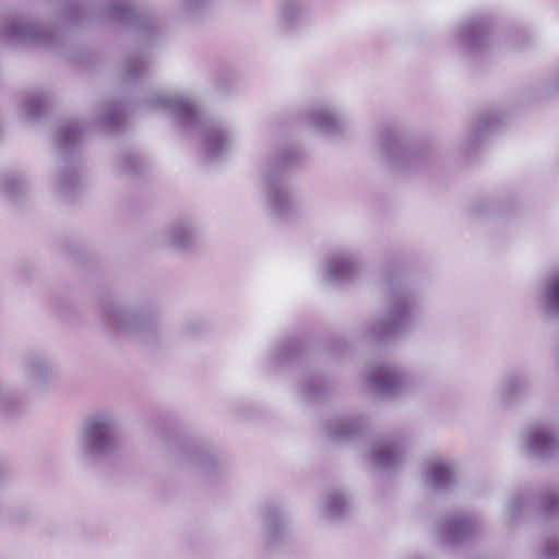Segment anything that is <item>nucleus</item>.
<instances>
[{"mask_svg":"<svg viewBox=\"0 0 559 559\" xmlns=\"http://www.w3.org/2000/svg\"><path fill=\"white\" fill-rule=\"evenodd\" d=\"M153 107L174 118L189 132H198L202 148L211 158L221 157L229 147L231 133L219 123L205 120L198 105L188 96L163 92L152 100Z\"/></svg>","mask_w":559,"mask_h":559,"instance_id":"f257e3e1","label":"nucleus"},{"mask_svg":"<svg viewBox=\"0 0 559 559\" xmlns=\"http://www.w3.org/2000/svg\"><path fill=\"white\" fill-rule=\"evenodd\" d=\"M117 418L111 412L87 417L81 427L79 448L87 457L106 456L116 449Z\"/></svg>","mask_w":559,"mask_h":559,"instance_id":"f03ea898","label":"nucleus"},{"mask_svg":"<svg viewBox=\"0 0 559 559\" xmlns=\"http://www.w3.org/2000/svg\"><path fill=\"white\" fill-rule=\"evenodd\" d=\"M414 312L413 298L404 290L395 292L386 318L380 323L379 333L391 335L402 332L411 323Z\"/></svg>","mask_w":559,"mask_h":559,"instance_id":"7ed1b4c3","label":"nucleus"},{"mask_svg":"<svg viewBox=\"0 0 559 559\" xmlns=\"http://www.w3.org/2000/svg\"><path fill=\"white\" fill-rule=\"evenodd\" d=\"M264 200L267 211L276 217L287 216L294 207V198L282 177L265 174L263 178Z\"/></svg>","mask_w":559,"mask_h":559,"instance_id":"20e7f679","label":"nucleus"},{"mask_svg":"<svg viewBox=\"0 0 559 559\" xmlns=\"http://www.w3.org/2000/svg\"><path fill=\"white\" fill-rule=\"evenodd\" d=\"M361 265L358 253L340 251L331 253L322 264L324 278L330 283H344L353 280Z\"/></svg>","mask_w":559,"mask_h":559,"instance_id":"39448f33","label":"nucleus"},{"mask_svg":"<svg viewBox=\"0 0 559 559\" xmlns=\"http://www.w3.org/2000/svg\"><path fill=\"white\" fill-rule=\"evenodd\" d=\"M558 445L557 438L545 427L535 426L530 428L524 438L525 449L538 456L549 455Z\"/></svg>","mask_w":559,"mask_h":559,"instance_id":"423d86ee","label":"nucleus"},{"mask_svg":"<svg viewBox=\"0 0 559 559\" xmlns=\"http://www.w3.org/2000/svg\"><path fill=\"white\" fill-rule=\"evenodd\" d=\"M488 27L485 21L475 19L462 24L457 31L456 40L465 49L480 48L488 39Z\"/></svg>","mask_w":559,"mask_h":559,"instance_id":"0eeeda50","label":"nucleus"},{"mask_svg":"<svg viewBox=\"0 0 559 559\" xmlns=\"http://www.w3.org/2000/svg\"><path fill=\"white\" fill-rule=\"evenodd\" d=\"M308 118L321 133L329 136L336 135L344 129V120L325 105L312 108Z\"/></svg>","mask_w":559,"mask_h":559,"instance_id":"6e6552de","label":"nucleus"},{"mask_svg":"<svg viewBox=\"0 0 559 559\" xmlns=\"http://www.w3.org/2000/svg\"><path fill=\"white\" fill-rule=\"evenodd\" d=\"M425 477L436 489H445L454 483L455 471L451 462L443 459H435L429 462Z\"/></svg>","mask_w":559,"mask_h":559,"instance_id":"1a4fd4ad","label":"nucleus"},{"mask_svg":"<svg viewBox=\"0 0 559 559\" xmlns=\"http://www.w3.org/2000/svg\"><path fill=\"white\" fill-rule=\"evenodd\" d=\"M400 380L397 371L389 366L377 367L368 377L369 384L383 393L392 392L399 385Z\"/></svg>","mask_w":559,"mask_h":559,"instance_id":"9d476101","label":"nucleus"},{"mask_svg":"<svg viewBox=\"0 0 559 559\" xmlns=\"http://www.w3.org/2000/svg\"><path fill=\"white\" fill-rule=\"evenodd\" d=\"M539 298L546 312L559 316V271L547 281Z\"/></svg>","mask_w":559,"mask_h":559,"instance_id":"9b49d317","label":"nucleus"},{"mask_svg":"<svg viewBox=\"0 0 559 559\" xmlns=\"http://www.w3.org/2000/svg\"><path fill=\"white\" fill-rule=\"evenodd\" d=\"M399 461L397 444L391 440L381 441L372 451V462L379 467L394 466Z\"/></svg>","mask_w":559,"mask_h":559,"instance_id":"f8f14e48","label":"nucleus"},{"mask_svg":"<svg viewBox=\"0 0 559 559\" xmlns=\"http://www.w3.org/2000/svg\"><path fill=\"white\" fill-rule=\"evenodd\" d=\"M110 321L115 328L129 334L135 333L143 325V318L131 311H116L111 313Z\"/></svg>","mask_w":559,"mask_h":559,"instance_id":"ddd939ff","label":"nucleus"},{"mask_svg":"<svg viewBox=\"0 0 559 559\" xmlns=\"http://www.w3.org/2000/svg\"><path fill=\"white\" fill-rule=\"evenodd\" d=\"M472 531V522L466 516H459L448 522L443 527L447 540L456 543Z\"/></svg>","mask_w":559,"mask_h":559,"instance_id":"4468645a","label":"nucleus"},{"mask_svg":"<svg viewBox=\"0 0 559 559\" xmlns=\"http://www.w3.org/2000/svg\"><path fill=\"white\" fill-rule=\"evenodd\" d=\"M4 36L14 40H29L38 36L35 26L25 22H11L4 26Z\"/></svg>","mask_w":559,"mask_h":559,"instance_id":"2eb2a0df","label":"nucleus"},{"mask_svg":"<svg viewBox=\"0 0 559 559\" xmlns=\"http://www.w3.org/2000/svg\"><path fill=\"white\" fill-rule=\"evenodd\" d=\"M192 238V229L186 223L171 226L167 231V240L170 246L183 248L188 246Z\"/></svg>","mask_w":559,"mask_h":559,"instance_id":"dca6fc26","label":"nucleus"},{"mask_svg":"<svg viewBox=\"0 0 559 559\" xmlns=\"http://www.w3.org/2000/svg\"><path fill=\"white\" fill-rule=\"evenodd\" d=\"M110 16L112 20L126 24H141L140 14L126 2H119L111 7Z\"/></svg>","mask_w":559,"mask_h":559,"instance_id":"f3484780","label":"nucleus"},{"mask_svg":"<svg viewBox=\"0 0 559 559\" xmlns=\"http://www.w3.org/2000/svg\"><path fill=\"white\" fill-rule=\"evenodd\" d=\"M305 12L299 0H286L281 8V16L286 26L293 25Z\"/></svg>","mask_w":559,"mask_h":559,"instance_id":"a211bd4d","label":"nucleus"},{"mask_svg":"<svg viewBox=\"0 0 559 559\" xmlns=\"http://www.w3.org/2000/svg\"><path fill=\"white\" fill-rule=\"evenodd\" d=\"M347 506L345 496L340 491L329 493L323 502V512L329 516L341 514Z\"/></svg>","mask_w":559,"mask_h":559,"instance_id":"6ab92c4d","label":"nucleus"},{"mask_svg":"<svg viewBox=\"0 0 559 559\" xmlns=\"http://www.w3.org/2000/svg\"><path fill=\"white\" fill-rule=\"evenodd\" d=\"M43 108V98L38 93L27 94L22 103V110L26 118H36Z\"/></svg>","mask_w":559,"mask_h":559,"instance_id":"aec40b11","label":"nucleus"},{"mask_svg":"<svg viewBox=\"0 0 559 559\" xmlns=\"http://www.w3.org/2000/svg\"><path fill=\"white\" fill-rule=\"evenodd\" d=\"M80 128L78 123H68L60 130V142L64 148L71 147L80 139Z\"/></svg>","mask_w":559,"mask_h":559,"instance_id":"412c9836","label":"nucleus"},{"mask_svg":"<svg viewBox=\"0 0 559 559\" xmlns=\"http://www.w3.org/2000/svg\"><path fill=\"white\" fill-rule=\"evenodd\" d=\"M382 146L385 153L392 157H395L397 155H402L404 153V146L399 141L395 134L389 133L383 136Z\"/></svg>","mask_w":559,"mask_h":559,"instance_id":"4be33fe9","label":"nucleus"},{"mask_svg":"<svg viewBox=\"0 0 559 559\" xmlns=\"http://www.w3.org/2000/svg\"><path fill=\"white\" fill-rule=\"evenodd\" d=\"M356 425L348 419L341 420L334 428H331L330 433L335 439H344L349 436Z\"/></svg>","mask_w":559,"mask_h":559,"instance_id":"5701e85b","label":"nucleus"},{"mask_svg":"<svg viewBox=\"0 0 559 559\" xmlns=\"http://www.w3.org/2000/svg\"><path fill=\"white\" fill-rule=\"evenodd\" d=\"M522 382H523L522 379L518 376L510 377L509 379H507V381L504 383V386H503L504 393L507 395L514 394L520 389Z\"/></svg>","mask_w":559,"mask_h":559,"instance_id":"b1692460","label":"nucleus"},{"mask_svg":"<svg viewBox=\"0 0 559 559\" xmlns=\"http://www.w3.org/2000/svg\"><path fill=\"white\" fill-rule=\"evenodd\" d=\"M559 556V540L550 539L546 544L545 557L547 559H556Z\"/></svg>","mask_w":559,"mask_h":559,"instance_id":"393cba45","label":"nucleus"},{"mask_svg":"<svg viewBox=\"0 0 559 559\" xmlns=\"http://www.w3.org/2000/svg\"><path fill=\"white\" fill-rule=\"evenodd\" d=\"M75 181V176L72 171H62L58 175L57 183L60 189L72 185Z\"/></svg>","mask_w":559,"mask_h":559,"instance_id":"a878e982","label":"nucleus"},{"mask_svg":"<svg viewBox=\"0 0 559 559\" xmlns=\"http://www.w3.org/2000/svg\"><path fill=\"white\" fill-rule=\"evenodd\" d=\"M118 122V112L116 108L110 107L103 120V123L108 128H115Z\"/></svg>","mask_w":559,"mask_h":559,"instance_id":"bb28decb","label":"nucleus"},{"mask_svg":"<svg viewBox=\"0 0 559 559\" xmlns=\"http://www.w3.org/2000/svg\"><path fill=\"white\" fill-rule=\"evenodd\" d=\"M144 68L143 60L135 59L129 62L128 69H127V75L129 78L135 76L138 72H140Z\"/></svg>","mask_w":559,"mask_h":559,"instance_id":"cd10ccee","label":"nucleus"},{"mask_svg":"<svg viewBox=\"0 0 559 559\" xmlns=\"http://www.w3.org/2000/svg\"><path fill=\"white\" fill-rule=\"evenodd\" d=\"M283 526V521L277 518H270L266 523V531L270 535L275 536L280 527Z\"/></svg>","mask_w":559,"mask_h":559,"instance_id":"c85d7f7f","label":"nucleus"},{"mask_svg":"<svg viewBox=\"0 0 559 559\" xmlns=\"http://www.w3.org/2000/svg\"><path fill=\"white\" fill-rule=\"evenodd\" d=\"M21 179L17 177L8 178L4 186L8 193L13 194L21 187Z\"/></svg>","mask_w":559,"mask_h":559,"instance_id":"c756f323","label":"nucleus"},{"mask_svg":"<svg viewBox=\"0 0 559 559\" xmlns=\"http://www.w3.org/2000/svg\"><path fill=\"white\" fill-rule=\"evenodd\" d=\"M559 508V493H551L546 501L547 511L551 512Z\"/></svg>","mask_w":559,"mask_h":559,"instance_id":"7c9ffc66","label":"nucleus"},{"mask_svg":"<svg viewBox=\"0 0 559 559\" xmlns=\"http://www.w3.org/2000/svg\"><path fill=\"white\" fill-rule=\"evenodd\" d=\"M289 156H290V153H285L282 157H281V160H280V165L281 167H286L289 163Z\"/></svg>","mask_w":559,"mask_h":559,"instance_id":"2f4dec72","label":"nucleus"},{"mask_svg":"<svg viewBox=\"0 0 559 559\" xmlns=\"http://www.w3.org/2000/svg\"><path fill=\"white\" fill-rule=\"evenodd\" d=\"M7 401V396L0 392V405Z\"/></svg>","mask_w":559,"mask_h":559,"instance_id":"473e14b6","label":"nucleus"},{"mask_svg":"<svg viewBox=\"0 0 559 559\" xmlns=\"http://www.w3.org/2000/svg\"><path fill=\"white\" fill-rule=\"evenodd\" d=\"M189 2V4H198L199 0H187Z\"/></svg>","mask_w":559,"mask_h":559,"instance_id":"72a5a7b5","label":"nucleus"},{"mask_svg":"<svg viewBox=\"0 0 559 559\" xmlns=\"http://www.w3.org/2000/svg\"><path fill=\"white\" fill-rule=\"evenodd\" d=\"M556 84H557V86L559 88V74H558V78L556 79Z\"/></svg>","mask_w":559,"mask_h":559,"instance_id":"f704fd0d","label":"nucleus"}]
</instances>
